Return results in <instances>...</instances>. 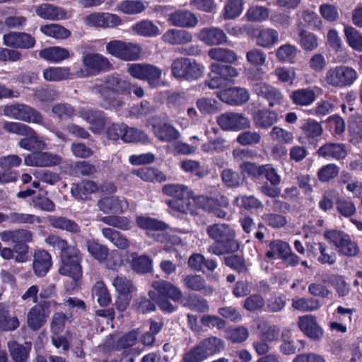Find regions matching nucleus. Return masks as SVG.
Masks as SVG:
<instances>
[{
  "mask_svg": "<svg viewBox=\"0 0 362 362\" xmlns=\"http://www.w3.org/2000/svg\"><path fill=\"white\" fill-rule=\"evenodd\" d=\"M40 31L45 35L55 39H66L71 35L69 30L55 23L41 26Z\"/></svg>",
  "mask_w": 362,
  "mask_h": 362,
  "instance_id": "3c124183",
  "label": "nucleus"
},
{
  "mask_svg": "<svg viewBox=\"0 0 362 362\" xmlns=\"http://www.w3.org/2000/svg\"><path fill=\"white\" fill-rule=\"evenodd\" d=\"M205 67L202 64L187 57H180L171 64V71L176 78L188 81H195L204 76Z\"/></svg>",
  "mask_w": 362,
  "mask_h": 362,
  "instance_id": "39448f33",
  "label": "nucleus"
},
{
  "mask_svg": "<svg viewBox=\"0 0 362 362\" xmlns=\"http://www.w3.org/2000/svg\"><path fill=\"white\" fill-rule=\"evenodd\" d=\"M269 11L267 8L262 6H253L249 8L245 17L249 21L261 22L268 18Z\"/></svg>",
  "mask_w": 362,
  "mask_h": 362,
  "instance_id": "0e129e2a",
  "label": "nucleus"
},
{
  "mask_svg": "<svg viewBox=\"0 0 362 362\" xmlns=\"http://www.w3.org/2000/svg\"><path fill=\"white\" fill-rule=\"evenodd\" d=\"M302 135L299 137L301 143H305V139L310 141L322 135L323 129L322 125L317 121L311 119L305 120L300 127Z\"/></svg>",
  "mask_w": 362,
  "mask_h": 362,
  "instance_id": "e433bc0d",
  "label": "nucleus"
},
{
  "mask_svg": "<svg viewBox=\"0 0 362 362\" xmlns=\"http://www.w3.org/2000/svg\"><path fill=\"white\" fill-rule=\"evenodd\" d=\"M3 129L8 133L25 136L18 144L24 150L42 151L47 148L45 141L38 136L33 128L25 124L6 121L3 124Z\"/></svg>",
  "mask_w": 362,
  "mask_h": 362,
  "instance_id": "7ed1b4c3",
  "label": "nucleus"
},
{
  "mask_svg": "<svg viewBox=\"0 0 362 362\" xmlns=\"http://www.w3.org/2000/svg\"><path fill=\"white\" fill-rule=\"evenodd\" d=\"M358 78V74L354 68L343 64L329 67L324 77L328 86L336 88L351 87Z\"/></svg>",
  "mask_w": 362,
  "mask_h": 362,
  "instance_id": "20e7f679",
  "label": "nucleus"
},
{
  "mask_svg": "<svg viewBox=\"0 0 362 362\" xmlns=\"http://www.w3.org/2000/svg\"><path fill=\"white\" fill-rule=\"evenodd\" d=\"M99 209L105 214H122L129 208V203L124 197H107L100 199L97 204Z\"/></svg>",
  "mask_w": 362,
  "mask_h": 362,
  "instance_id": "4be33fe9",
  "label": "nucleus"
},
{
  "mask_svg": "<svg viewBox=\"0 0 362 362\" xmlns=\"http://www.w3.org/2000/svg\"><path fill=\"white\" fill-rule=\"evenodd\" d=\"M152 286L156 293V298H169L175 302L182 298L181 290L169 281L159 280L153 282Z\"/></svg>",
  "mask_w": 362,
  "mask_h": 362,
  "instance_id": "412c9836",
  "label": "nucleus"
},
{
  "mask_svg": "<svg viewBox=\"0 0 362 362\" xmlns=\"http://www.w3.org/2000/svg\"><path fill=\"white\" fill-rule=\"evenodd\" d=\"M4 45L16 49H30L35 45V38L23 32L11 31L3 36Z\"/></svg>",
  "mask_w": 362,
  "mask_h": 362,
  "instance_id": "6ab92c4d",
  "label": "nucleus"
},
{
  "mask_svg": "<svg viewBox=\"0 0 362 362\" xmlns=\"http://www.w3.org/2000/svg\"><path fill=\"white\" fill-rule=\"evenodd\" d=\"M292 308L300 312H313L320 308V301L314 298H296L292 300Z\"/></svg>",
  "mask_w": 362,
  "mask_h": 362,
  "instance_id": "de8ad7c7",
  "label": "nucleus"
},
{
  "mask_svg": "<svg viewBox=\"0 0 362 362\" xmlns=\"http://www.w3.org/2000/svg\"><path fill=\"white\" fill-rule=\"evenodd\" d=\"M16 317H11L6 306L0 304V332H9L16 329L19 326Z\"/></svg>",
  "mask_w": 362,
  "mask_h": 362,
  "instance_id": "09e8293b",
  "label": "nucleus"
},
{
  "mask_svg": "<svg viewBox=\"0 0 362 362\" xmlns=\"http://www.w3.org/2000/svg\"><path fill=\"white\" fill-rule=\"evenodd\" d=\"M155 136L161 141L168 142L177 139L180 132L172 125L167 123H158L153 127Z\"/></svg>",
  "mask_w": 362,
  "mask_h": 362,
  "instance_id": "ea45409f",
  "label": "nucleus"
},
{
  "mask_svg": "<svg viewBox=\"0 0 362 362\" xmlns=\"http://www.w3.org/2000/svg\"><path fill=\"white\" fill-rule=\"evenodd\" d=\"M78 117L89 124L93 133H101L107 124V119L103 112L90 107H82L78 111Z\"/></svg>",
  "mask_w": 362,
  "mask_h": 362,
  "instance_id": "dca6fc26",
  "label": "nucleus"
},
{
  "mask_svg": "<svg viewBox=\"0 0 362 362\" xmlns=\"http://www.w3.org/2000/svg\"><path fill=\"white\" fill-rule=\"evenodd\" d=\"M208 236L216 243L210 245L209 252L221 256L225 254L236 252L239 250V243L235 239V230L225 223H214L206 229Z\"/></svg>",
  "mask_w": 362,
  "mask_h": 362,
  "instance_id": "f03ea898",
  "label": "nucleus"
},
{
  "mask_svg": "<svg viewBox=\"0 0 362 362\" xmlns=\"http://www.w3.org/2000/svg\"><path fill=\"white\" fill-rule=\"evenodd\" d=\"M6 220L14 224H33L41 222L40 217L35 215L19 212H11L6 215Z\"/></svg>",
  "mask_w": 362,
  "mask_h": 362,
  "instance_id": "052dcab7",
  "label": "nucleus"
},
{
  "mask_svg": "<svg viewBox=\"0 0 362 362\" xmlns=\"http://www.w3.org/2000/svg\"><path fill=\"white\" fill-rule=\"evenodd\" d=\"M130 86L131 83L123 76L114 74L105 78L104 84L95 85L92 90L100 95V105L103 108L119 110L124 104L119 95L129 94Z\"/></svg>",
  "mask_w": 362,
  "mask_h": 362,
  "instance_id": "f257e3e1",
  "label": "nucleus"
},
{
  "mask_svg": "<svg viewBox=\"0 0 362 362\" xmlns=\"http://www.w3.org/2000/svg\"><path fill=\"white\" fill-rule=\"evenodd\" d=\"M136 223L140 228L147 230L148 235L151 231L158 232L156 239L158 242L164 243L176 242V240H172L169 235L163 232L168 226L163 221L151 217L139 216L136 218Z\"/></svg>",
  "mask_w": 362,
  "mask_h": 362,
  "instance_id": "4468645a",
  "label": "nucleus"
},
{
  "mask_svg": "<svg viewBox=\"0 0 362 362\" xmlns=\"http://www.w3.org/2000/svg\"><path fill=\"white\" fill-rule=\"evenodd\" d=\"M308 252L317 257L321 264L332 265L336 262L337 257L334 252H328L327 246L323 243H313L307 246Z\"/></svg>",
  "mask_w": 362,
  "mask_h": 362,
  "instance_id": "bb28decb",
  "label": "nucleus"
},
{
  "mask_svg": "<svg viewBox=\"0 0 362 362\" xmlns=\"http://www.w3.org/2000/svg\"><path fill=\"white\" fill-rule=\"evenodd\" d=\"M43 78L47 81H60L73 78L71 69L68 66H52L45 69L42 73Z\"/></svg>",
  "mask_w": 362,
  "mask_h": 362,
  "instance_id": "4c0bfd02",
  "label": "nucleus"
},
{
  "mask_svg": "<svg viewBox=\"0 0 362 362\" xmlns=\"http://www.w3.org/2000/svg\"><path fill=\"white\" fill-rule=\"evenodd\" d=\"M148 140V137L144 132L134 127H129L126 124L124 134L122 137L124 142H146Z\"/></svg>",
  "mask_w": 362,
  "mask_h": 362,
  "instance_id": "e2e57ef3",
  "label": "nucleus"
},
{
  "mask_svg": "<svg viewBox=\"0 0 362 362\" xmlns=\"http://www.w3.org/2000/svg\"><path fill=\"white\" fill-rule=\"evenodd\" d=\"M97 185L93 181H85L81 184L74 185L71 187V194L78 199H86L87 196L96 192Z\"/></svg>",
  "mask_w": 362,
  "mask_h": 362,
  "instance_id": "8fccbe9b",
  "label": "nucleus"
},
{
  "mask_svg": "<svg viewBox=\"0 0 362 362\" xmlns=\"http://www.w3.org/2000/svg\"><path fill=\"white\" fill-rule=\"evenodd\" d=\"M62 158L57 154L39 151L24 158L25 165L31 167H52L61 163Z\"/></svg>",
  "mask_w": 362,
  "mask_h": 362,
  "instance_id": "f3484780",
  "label": "nucleus"
},
{
  "mask_svg": "<svg viewBox=\"0 0 362 362\" xmlns=\"http://www.w3.org/2000/svg\"><path fill=\"white\" fill-rule=\"evenodd\" d=\"M316 93L310 88H303L293 90L290 98L296 105L307 107L312 105L316 100Z\"/></svg>",
  "mask_w": 362,
  "mask_h": 362,
  "instance_id": "f704fd0d",
  "label": "nucleus"
},
{
  "mask_svg": "<svg viewBox=\"0 0 362 362\" xmlns=\"http://www.w3.org/2000/svg\"><path fill=\"white\" fill-rule=\"evenodd\" d=\"M324 237L334 245L340 255L352 257H356L360 252L357 243L342 231L329 230L324 233Z\"/></svg>",
  "mask_w": 362,
  "mask_h": 362,
  "instance_id": "1a4fd4ad",
  "label": "nucleus"
},
{
  "mask_svg": "<svg viewBox=\"0 0 362 362\" xmlns=\"http://www.w3.org/2000/svg\"><path fill=\"white\" fill-rule=\"evenodd\" d=\"M209 57L215 61L233 64L238 60V54L232 49L215 47L209 50Z\"/></svg>",
  "mask_w": 362,
  "mask_h": 362,
  "instance_id": "c03bdc74",
  "label": "nucleus"
},
{
  "mask_svg": "<svg viewBox=\"0 0 362 362\" xmlns=\"http://www.w3.org/2000/svg\"><path fill=\"white\" fill-rule=\"evenodd\" d=\"M344 34L348 45L357 52H362V35L353 27H346Z\"/></svg>",
  "mask_w": 362,
  "mask_h": 362,
  "instance_id": "680f3d73",
  "label": "nucleus"
},
{
  "mask_svg": "<svg viewBox=\"0 0 362 362\" xmlns=\"http://www.w3.org/2000/svg\"><path fill=\"white\" fill-rule=\"evenodd\" d=\"M3 113L5 116L28 123L43 124L42 114L34 107L21 103L8 105L4 107Z\"/></svg>",
  "mask_w": 362,
  "mask_h": 362,
  "instance_id": "6e6552de",
  "label": "nucleus"
},
{
  "mask_svg": "<svg viewBox=\"0 0 362 362\" xmlns=\"http://www.w3.org/2000/svg\"><path fill=\"white\" fill-rule=\"evenodd\" d=\"M131 268L137 273L146 274L152 271L153 259L146 255H139L136 252H127Z\"/></svg>",
  "mask_w": 362,
  "mask_h": 362,
  "instance_id": "c85d7f7f",
  "label": "nucleus"
},
{
  "mask_svg": "<svg viewBox=\"0 0 362 362\" xmlns=\"http://www.w3.org/2000/svg\"><path fill=\"white\" fill-rule=\"evenodd\" d=\"M101 232L103 236L118 249L127 250L129 248L130 245L129 240L119 231L111 228H103Z\"/></svg>",
  "mask_w": 362,
  "mask_h": 362,
  "instance_id": "79ce46f5",
  "label": "nucleus"
},
{
  "mask_svg": "<svg viewBox=\"0 0 362 362\" xmlns=\"http://www.w3.org/2000/svg\"><path fill=\"white\" fill-rule=\"evenodd\" d=\"M253 122L257 128L268 129L279 120V115L274 110H259L252 115Z\"/></svg>",
  "mask_w": 362,
  "mask_h": 362,
  "instance_id": "7c9ffc66",
  "label": "nucleus"
},
{
  "mask_svg": "<svg viewBox=\"0 0 362 362\" xmlns=\"http://www.w3.org/2000/svg\"><path fill=\"white\" fill-rule=\"evenodd\" d=\"M218 98L230 105H239L246 103L250 98L248 91L243 88L233 87L221 91Z\"/></svg>",
  "mask_w": 362,
  "mask_h": 362,
  "instance_id": "393cba45",
  "label": "nucleus"
},
{
  "mask_svg": "<svg viewBox=\"0 0 362 362\" xmlns=\"http://www.w3.org/2000/svg\"><path fill=\"white\" fill-rule=\"evenodd\" d=\"M298 49L291 44H285L280 46L276 50V57L281 62L293 64L297 56Z\"/></svg>",
  "mask_w": 362,
  "mask_h": 362,
  "instance_id": "603ef678",
  "label": "nucleus"
},
{
  "mask_svg": "<svg viewBox=\"0 0 362 362\" xmlns=\"http://www.w3.org/2000/svg\"><path fill=\"white\" fill-rule=\"evenodd\" d=\"M105 49L107 54L125 62L137 60L141 53V48L137 43L119 40L107 42Z\"/></svg>",
  "mask_w": 362,
  "mask_h": 362,
  "instance_id": "0eeeda50",
  "label": "nucleus"
},
{
  "mask_svg": "<svg viewBox=\"0 0 362 362\" xmlns=\"http://www.w3.org/2000/svg\"><path fill=\"white\" fill-rule=\"evenodd\" d=\"M319 156L335 160L343 159L346 156V146L342 144L327 143L320 147L317 151Z\"/></svg>",
  "mask_w": 362,
  "mask_h": 362,
  "instance_id": "2f4dec72",
  "label": "nucleus"
},
{
  "mask_svg": "<svg viewBox=\"0 0 362 362\" xmlns=\"http://www.w3.org/2000/svg\"><path fill=\"white\" fill-rule=\"evenodd\" d=\"M86 246L88 252L95 259L102 263L104 262L109 254V248L102 245L98 240L88 239L86 240Z\"/></svg>",
  "mask_w": 362,
  "mask_h": 362,
  "instance_id": "a19ab883",
  "label": "nucleus"
},
{
  "mask_svg": "<svg viewBox=\"0 0 362 362\" xmlns=\"http://www.w3.org/2000/svg\"><path fill=\"white\" fill-rule=\"evenodd\" d=\"M298 325L300 329L313 340H319L323 336V330L317 324L316 317L311 315L299 317Z\"/></svg>",
  "mask_w": 362,
  "mask_h": 362,
  "instance_id": "b1692460",
  "label": "nucleus"
},
{
  "mask_svg": "<svg viewBox=\"0 0 362 362\" xmlns=\"http://www.w3.org/2000/svg\"><path fill=\"white\" fill-rule=\"evenodd\" d=\"M167 21L175 28H192L197 26L199 20L192 11L178 9L168 15Z\"/></svg>",
  "mask_w": 362,
  "mask_h": 362,
  "instance_id": "a211bd4d",
  "label": "nucleus"
},
{
  "mask_svg": "<svg viewBox=\"0 0 362 362\" xmlns=\"http://www.w3.org/2000/svg\"><path fill=\"white\" fill-rule=\"evenodd\" d=\"M161 40L168 45H184L192 42L193 35L184 29L170 28L163 33Z\"/></svg>",
  "mask_w": 362,
  "mask_h": 362,
  "instance_id": "5701e85b",
  "label": "nucleus"
},
{
  "mask_svg": "<svg viewBox=\"0 0 362 362\" xmlns=\"http://www.w3.org/2000/svg\"><path fill=\"white\" fill-rule=\"evenodd\" d=\"M197 38L209 46H217L226 43L228 37L220 28L211 26L201 29Z\"/></svg>",
  "mask_w": 362,
  "mask_h": 362,
  "instance_id": "aec40b11",
  "label": "nucleus"
},
{
  "mask_svg": "<svg viewBox=\"0 0 362 362\" xmlns=\"http://www.w3.org/2000/svg\"><path fill=\"white\" fill-rule=\"evenodd\" d=\"M47 221L52 227L65 230L66 232L78 234L81 232V227L74 220L64 216H49Z\"/></svg>",
  "mask_w": 362,
  "mask_h": 362,
  "instance_id": "72a5a7b5",
  "label": "nucleus"
},
{
  "mask_svg": "<svg viewBox=\"0 0 362 362\" xmlns=\"http://www.w3.org/2000/svg\"><path fill=\"white\" fill-rule=\"evenodd\" d=\"M39 56L46 61L59 63L70 57L69 51L62 47L54 46L40 51Z\"/></svg>",
  "mask_w": 362,
  "mask_h": 362,
  "instance_id": "c9c22d12",
  "label": "nucleus"
},
{
  "mask_svg": "<svg viewBox=\"0 0 362 362\" xmlns=\"http://www.w3.org/2000/svg\"><path fill=\"white\" fill-rule=\"evenodd\" d=\"M132 173L137 175L146 182H162L166 180V176L161 171L153 168H142L134 170L132 171Z\"/></svg>",
  "mask_w": 362,
  "mask_h": 362,
  "instance_id": "a18cd8bd",
  "label": "nucleus"
},
{
  "mask_svg": "<svg viewBox=\"0 0 362 362\" xmlns=\"http://www.w3.org/2000/svg\"><path fill=\"white\" fill-rule=\"evenodd\" d=\"M243 0H228L223 8L224 19H234L238 17L243 11Z\"/></svg>",
  "mask_w": 362,
  "mask_h": 362,
  "instance_id": "5fc2aeb1",
  "label": "nucleus"
},
{
  "mask_svg": "<svg viewBox=\"0 0 362 362\" xmlns=\"http://www.w3.org/2000/svg\"><path fill=\"white\" fill-rule=\"evenodd\" d=\"M146 5L140 0H126L117 6V10L123 13L134 15L141 13L146 9Z\"/></svg>",
  "mask_w": 362,
  "mask_h": 362,
  "instance_id": "6e6d98bb",
  "label": "nucleus"
},
{
  "mask_svg": "<svg viewBox=\"0 0 362 362\" xmlns=\"http://www.w3.org/2000/svg\"><path fill=\"white\" fill-rule=\"evenodd\" d=\"M52 305H57V303L54 300H43L30 308L27 313V325L32 330H39L45 325Z\"/></svg>",
  "mask_w": 362,
  "mask_h": 362,
  "instance_id": "9d476101",
  "label": "nucleus"
},
{
  "mask_svg": "<svg viewBox=\"0 0 362 362\" xmlns=\"http://www.w3.org/2000/svg\"><path fill=\"white\" fill-rule=\"evenodd\" d=\"M207 359L209 356L219 354L225 349L224 341L216 337L204 339L197 344Z\"/></svg>",
  "mask_w": 362,
  "mask_h": 362,
  "instance_id": "473e14b6",
  "label": "nucleus"
},
{
  "mask_svg": "<svg viewBox=\"0 0 362 362\" xmlns=\"http://www.w3.org/2000/svg\"><path fill=\"white\" fill-rule=\"evenodd\" d=\"M7 346L13 362H25L28 358L31 349L30 344L26 343L24 346L11 341L8 342Z\"/></svg>",
  "mask_w": 362,
  "mask_h": 362,
  "instance_id": "37998d69",
  "label": "nucleus"
},
{
  "mask_svg": "<svg viewBox=\"0 0 362 362\" xmlns=\"http://www.w3.org/2000/svg\"><path fill=\"white\" fill-rule=\"evenodd\" d=\"M86 25L99 28H113L122 24L121 18L116 14L95 12L84 18Z\"/></svg>",
  "mask_w": 362,
  "mask_h": 362,
  "instance_id": "2eb2a0df",
  "label": "nucleus"
},
{
  "mask_svg": "<svg viewBox=\"0 0 362 362\" xmlns=\"http://www.w3.org/2000/svg\"><path fill=\"white\" fill-rule=\"evenodd\" d=\"M162 192L173 199H185L189 196L188 187L181 184L165 185L162 188Z\"/></svg>",
  "mask_w": 362,
  "mask_h": 362,
  "instance_id": "4d7b16f0",
  "label": "nucleus"
},
{
  "mask_svg": "<svg viewBox=\"0 0 362 362\" xmlns=\"http://www.w3.org/2000/svg\"><path fill=\"white\" fill-rule=\"evenodd\" d=\"M52 264V257L49 252L44 250L35 252L33 267L36 276H45L51 268Z\"/></svg>",
  "mask_w": 362,
  "mask_h": 362,
  "instance_id": "cd10ccee",
  "label": "nucleus"
},
{
  "mask_svg": "<svg viewBox=\"0 0 362 362\" xmlns=\"http://www.w3.org/2000/svg\"><path fill=\"white\" fill-rule=\"evenodd\" d=\"M35 13L39 17L50 21L63 20L69 17V15L64 8L49 4H44L37 6Z\"/></svg>",
  "mask_w": 362,
  "mask_h": 362,
  "instance_id": "a878e982",
  "label": "nucleus"
},
{
  "mask_svg": "<svg viewBox=\"0 0 362 362\" xmlns=\"http://www.w3.org/2000/svg\"><path fill=\"white\" fill-rule=\"evenodd\" d=\"M218 126L225 131H239L250 127V121L242 113L226 112L216 118Z\"/></svg>",
  "mask_w": 362,
  "mask_h": 362,
  "instance_id": "f8f14e48",
  "label": "nucleus"
},
{
  "mask_svg": "<svg viewBox=\"0 0 362 362\" xmlns=\"http://www.w3.org/2000/svg\"><path fill=\"white\" fill-rule=\"evenodd\" d=\"M182 282L185 286H186L189 290L194 291H201L205 296H210L213 293V287L209 284H206L205 279L201 275H187L183 279Z\"/></svg>",
  "mask_w": 362,
  "mask_h": 362,
  "instance_id": "c756f323",
  "label": "nucleus"
},
{
  "mask_svg": "<svg viewBox=\"0 0 362 362\" xmlns=\"http://www.w3.org/2000/svg\"><path fill=\"white\" fill-rule=\"evenodd\" d=\"M52 112L57 118L67 120L76 115V110L69 103H59L52 106Z\"/></svg>",
  "mask_w": 362,
  "mask_h": 362,
  "instance_id": "bf43d9fd",
  "label": "nucleus"
},
{
  "mask_svg": "<svg viewBox=\"0 0 362 362\" xmlns=\"http://www.w3.org/2000/svg\"><path fill=\"white\" fill-rule=\"evenodd\" d=\"M82 253L74 245L70 246L64 252H61L62 264L59 269L60 274L67 276L76 281L82 275L81 262Z\"/></svg>",
  "mask_w": 362,
  "mask_h": 362,
  "instance_id": "423d86ee",
  "label": "nucleus"
},
{
  "mask_svg": "<svg viewBox=\"0 0 362 362\" xmlns=\"http://www.w3.org/2000/svg\"><path fill=\"white\" fill-rule=\"evenodd\" d=\"M252 91L259 97L265 99L270 107L281 106L285 102V98L281 91L265 82H257L252 86Z\"/></svg>",
  "mask_w": 362,
  "mask_h": 362,
  "instance_id": "9b49d317",
  "label": "nucleus"
},
{
  "mask_svg": "<svg viewBox=\"0 0 362 362\" xmlns=\"http://www.w3.org/2000/svg\"><path fill=\"white\" fill-rule=\"evenodd\" d=\"M112 285L121 296H128L134 290L132 281L124 276L115 277L112 281Z\"/></svg>",
  "mask_w": 362,
  "mask_h": 362,
  "instance_id": "774afa93",
  "label": "nucleus"
},
{
  "mask_svg": "<svg viewBox=\"0 0 362 362\" xmlns=\"http://www.w3.org/2000/svg\"><path fill=\"white\" fill-rule=\"evenodd\" d=\"M349 133L351 141L355 143L362 139V117L354 116L351 118L349 123Z\"/></svg>",
  "mask_w": 362,
  "mask_h": 362,
  "instance_id": "338daca9",
  "label": "nucleus"
},
{
  "mask_svg": "<svg viewBox=\"0 0 362 362\" xmlns=\"http://www.w3.org/2000/svg\"><path fill=\"white\" fill-rule=\"evenodd\" d=\"M269 250L266 252V257L269 259H274L278 256L282 259L287 252H289L290 245L281 240L272 241L269 245Z\"/></svg>",
  "mask_w": 362,
  "mask_h": 362,
  "instance_id": "13d9d810",
  "label": "nucleus"
},
{
  "mask_svg": "<svg viewBox=\"0 0 362 362\" xmlns=\"http://www.w3.org/2000/svg\"><path fill=\"white\" fill-rule=\"evenodd\" d=\"M210 71L221 75L226 82L238 75V70L228 65H222L218 63H212L210 66Z\"/></svg>",
  "mask_w": 362,
  "mask_h": 362,
  "instance_id": "69168bd1",
  "label": "nucleus"
},
{
  "mask_svg": "<svg viewBox=\"0 0 362 362\" xmlns=\"http://www.w3.org/2000/svg\"><path fill=\"white\" fill-rule=\"evenodd\" d=\"M82 63L86 73H81V76L95 75L100 71H109L112 67L108 59L100 54L89 53L84 55Z\"/></svg>",
  "mask_w": 362,
  "mask_h": 362,
  "instance_id": "ddd939ff",
  "label": "nucleus"
},
{
  "mask_svg": "<svg viewBox=\"0 0 362 362\" xmlns=\"http://www.w3.org/2000/svg\"><path fill=\"white\" fill-rule=\"evenodd\" d=\"M92 294L100 306L105 307L111 302V297L107 287L103 281H98L94 285Z\"/></svg>",
  "mask_w": 362,
  "mask_h": 362,
  "instance_id": "864d4df0",
  "label": "nucleus"
},
{
  "mask_svg": "<svg viewBox=\"0 0 362 362\" xmlns=\"http://www.w3.org/2000/svg\"><path fill=\"white\" fill-rule=\"evenodd\" d=\"M134 33L146 37H154L160 35L159 28L150 20H142L132 26Z\"/></svg>",
  "mask_w": 362,
  "mask_h": 362,
  "instance_id": "58836bf2",
  "label": "nucleus"
},
{
  "mask_svg": "<svg viewBox=\"0 0 362 362\" xmlns=\"http://www.w3.org/2000/svg\"><path fill=\"white\" fill-rule=\"evenodd\" d=\"M279 42V33L272 28L260 30L256 37V43L258 46L270 48Z\"/></svg>",
  "mask_w": 362,
  "mask_h": 362,
  "instance_id": "49530a36",
  "label": "nucleus"
}]
</instances>
